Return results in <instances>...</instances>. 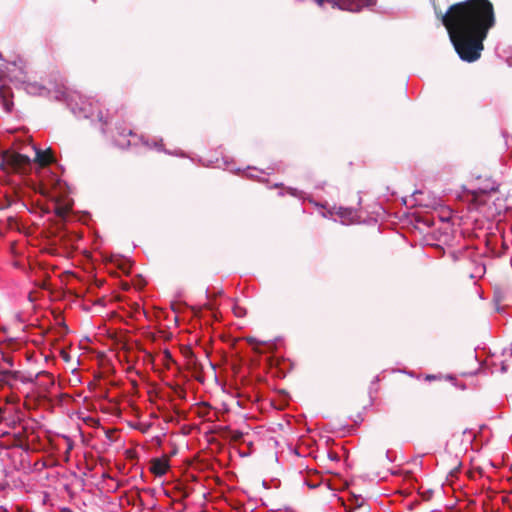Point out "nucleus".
I'll list each match as a JSON object with an SVG mask.
<instances>
[{
	"mask_svg": "<svg viewBox=\"0 0 512 512\" xmlns=\"http://www.w3.org/2000/svg\"><path fill=\"white\" fill-rule=\"evenodd\" d=\"M446 28L459 58L467 63L481 58L484 41L496 24L494 5L490 0H465L437 13Z\"/></svg>",
	"mask_w": 512,
	"mask_h": 512,
	"instance_id": "f257e3e1",
	"label": "nucleus"
},
{
	"mask_svg": "<svg viewBox=\"0 0 512 512\" xmlns=\"http://www.w3.org/2000/svg\"><path fill=\"white\" fill-rule=\"evenodd\" d=\"M31 159L20 153L5 150L1 153L0 168L15 173L25 174L30 170Z\"/></svg>",
	"mask_w": 512,
	"mask_h": 512,
	"instance_id": "f03ea898",
	"label": "nucleus"
},
{
	"mask_svg": "<svg viewBox=\"0 0 512 512\" xmlns=\"http://www.w3.org/2000/svg\"><path fill=\"white\" fill-rule=\"evenodd\" d=\"M320 6L324 4H331L333 7H338L342 10L351 12L359 11L363 7L373 5L375 0H314Z\"/></svg>",
	"mask_w": 512,
	"mask_h": 512,
	"instance_id": "7ed1b4c3",
	"label": "nucleus"
},
{
	"mask_svg": "<svg viewBox=\"0 0 512 512\" xmlns=\"http://www.w3.org/2000/svg\"><path fill=\"white\" fill-rule=\"evenodd\" d=\"M72 101L69 102L72 112L76 116H82L84 118H92L94 113L93 102L90 98H70Z\"/></svg>",
	"mask_w": 512,
	"mask_h": 512,
	"instance_id": "20e7f679",
	"label": "nucleus"
},
{
	"mask_svg": "<svg viewBox=\"0 0 512 512\" xmlns=\"http://www.w3.org/2000/svg\"><path fill=\"white\" fill-rule=\"evenodd\" d=\"M169 468L167 458H155L151 461L150 471L156 476H163Z\"/></svg>",
	"mask_w": 512,
	"mask_h": 512,
	"instance_id": "39448f33",
	"label": "nucleus"
},
{
	"mask_svg": "<svg viewBox=\"0 0 512 512\" xmlns=\"http://www.w3.org/2000/svg\"><path fill=\"white\" fill-rule=\"evenodd\" d=\"M34 161L39 164L40 167H45L54 161V157L51 149L41 150L36 149V157Z\"/></svg>",
	"mask_w": 512,
	"mask_h": 512,
	"instance_id": "423d86ee",
	"label": "nucleus"
},
{
	"mask_svg": "<svg viewBox=\"0 0 512 512\" xmlns=\"http://www.w3.org/2000/svg\"><path fill=\"white\" fill-rule=\"evenodd\" d=\"M187 368L191 370L194 374V377L198 381H202L199 374L202 371V365L198 362L195 356H191L186 363Z\"/></svg>",
	"mask_w": 512,
	"mask_h": 512,
	"instance_id": "0eeeda50",
	"label": "nucleus"
},
{
	"mask_svg": "<svg viewBox=\"0 0 512 512\" xmlns=\"http://www.w3.org/2000/svg\"><path fill=\"white\" fill-rule=\"evenodd\" d=\"M306 485L310 488V489H316V488H320V487H323L325 490H328L329 489V485L328 483L326 482H323L318 476H315V479L313 478H308L306 481H305Z\"/></svg>",
	"mask_w": 512,
	"mask_h": 512,
	"instance_id": "6e6552de",
	"label": "nucleus"
},
{
	"mask_svg": "<svg viewBox=\"0 0 512 512\" xmlns=\"http://www.w3.org/2000/svg\"><path fill=\"white\" fill-rule=\"evenodd\" d=\"M488 191L484 189H479L471 192V203L475 206H480L485 203L482 199V196L485 195Z\"/></svg>",
	"mask_w": 512,
	"mask_h": 512,
	"instance_id": "1a4fd4ad",
	"label": "nucleus"
},
{
	"mask_svg": "<svg viewBox=\"0 0 512 512\" xmlns=\"http://www.w3.org/2000/svg\"><path fill=\"white\" fill-rule=\"evenodd\" d=\"M13 98H0L1 111L5 114H9L13 111L14 103Z\"/></svg>",
	"mask_w": 512,
	"mask_h": 512,
	"instance_id": "9d476101",
	"label": "nucleus"
},
{
	"mask_svg": "<svg viewBox=\"0 0 512 512\" xmlns=\"http://www.w3.org/2000/svg\"><path fill=\"white\" fill-rule=\"evenodd\" d=\"M225 433H227V437L230 438L231 441L238 442L243 437V432L239 430H230L228 427L224 428Z\"/></svg>",
	"mask_w": 512,
	"mask_h": 512,
	"instance_id": "9b49d317",
	"label": "nucleus"
},
{
	"mask_svg": "<svg viewBox=\"0 0 512 512\" xmlns=\"http://www.w3.org/2000/svg\"><path fill=\"white\" fill-rule=\"evenodd\" d=\"M70 211V207L66 205H58L55 208V214L60 218H65Z\"/></svg>",
	"mask_w": 512,
	"mask_h": 512,
	"instance_id": "f8f14e48",
	"label": "nucleus"
},
{
	"mask_svg": "<svg viewBox=\"0 0 512 512\" xmlns=\"http://www.w3.org/2000/svg\"><path fill=\"white\" fill-rule=\"evenodd\" d=\"M2 360L10 367L14 365L13 358L9 355L2 353Z\"/></svg>",
	"mask_w": 512,
	"mask_h": 512,
	"instance_id": "ddd939ff",
	"label": "nucleus"
},
{
	"mask_svg": "<svg viewBox=\"0 0 512 512\" xmlns=\"http://www.w3.org/2000/svg\"><path fill=\"white\" fill-rule=\"evenodd\" d=\"M184 355L188 361L191 356H194V353L190 348H186L184 351Z\"/></svg>",
	"mask_w": 512,
	"mask_h": 512,
	"instance_id": "4468645a",
	"label": "nucleus"
},
{
	"mask_svg": "<svg viewBox=\"0 0 512 512\" xmlns=\"http://www.w3.org/2000/svg\"><path fill=\"white\" fill-rule=\"evenodd\" d=\"M165 358L169 361H173L171 353L169 351H165Z\"/></svg>",
	"mask_w": 512,
	"mask_h": 512,
	"instance_id": "2eb2a0df",
	"label": "nucleus"
},
{
	"mask_svg": "<svg viewBox=\"0 0 512 512\" xmlns=\"http://www.w3.org/2000/svg\"><path fill=\"white\" fill-rule=\"evenodd\" d=\"M135 456V451L133 450H127V457L128 458H133Z\"/></svg>",
	"mask_w": 512,
	"mask_h": 512,
	"instance_id": "dca6fc26",
	"label": "nucleus"
},
{
	"mask_svg": "<svg viewBox=\"0 0 512 512\" xmlns=\"http://www.w3.org/2000/svg\"><path fill=\"white\" fill-rule=\"evenodd\" d=\"M434 379H436L435 375H426L425 376V380H427V381H431V380H434Z\"/></svg>",
	"mask_w": 512,
	"mask_h": 512,
	"instance_id": "f3484780",
	"label": "nucleus"
},
{
	"mask_svg": "<svg viewBox=\"0 0 512 512\" xmlns=\"http://www.w3.org/2000/svg\"><path fill=\"white\" fill-rule=\"evenodd\" d=\"M121 134H123V135H126V134H127V135H132V130H130V129H129V130H125V129H124V130L121 132Z\"/></svg>",
	"mask_w": 512,
	"mask_h": 512,
	"instance_id": "a211bd4d",
	"label": "nucleus"
},
{
	"mask_svg": "<svg viewBox=\"0 0 512 512\" xmlns=\"http://www.w3.org/2000/svg\"><path fill=\"white\" fill-rule=\"evenodd\" d=\"M0 96H1V97L7 96V92L4 90V88H2V89L0 90Z\"/></svg>",
	"mask_w": 512,
	"mask_h": 512,
	"instance_id": "6ab92c4d",
	"label": "nucleus"
},
{
	"mask_svg": "<svg viewBox=\"0 0 512 512\" xmlns=\"http://www.w3.org/2000/svg\"><path fill=\"white\" fill-rule=\"evenodd\" d=\"M121 269H122L125 273H129V267H127L126 265L121 266Z\"/></svg>",
	"mask_w": 512,
	"mask_h": 512,
	"instance_id": "aec40b11",
	"label": "nucleus"
},
{
	"mask_svg": "<svg viewBox=\"0 0 512 512\" xmlns=\"http://www.w3.org/2000/svg\"><path fill=\"white\" fill-rule=\"evenodd\" d=\"M97 117H98L99 121H102L103 116H102L101 112H98V113H97Z\"/></svg>",
	"mask_w": 512,
	"mask_h": 512,
	"instance_id": "412c9836",
	"label": "nucleus"
},
{
	"mask_svg": "<svg viewBox=\"0 0 512 512\" xmlns=\"http://www.w3.org/2000/svg\"><path fill=\"white\" fill-rule=\"evenodd\" d=\"M59 93H61L62 96H64L66 94V91H59Z\"/></svg>",
	"mask_w": 512,
	"mask_h": 512,
	"instance_id": "4be33fe9",
	"label": "nucleus"
},
{
	"mask_svg": "<svg viewBox=\"0 0 512 512\" xmlns=\"http://www.w3.org/2000/svg\"><path fill=\"white\" fill-rule=\"evenodd\" d=\"M401 93L407 94V90L404 89Z\"/></svg>",
	"mask_w": 512,
	"mask_h": 512,
	"instance_id": "5701e85b",
	"label": "nucleus"
},
{
	"mask_svg": "<svg viewBox=\"0 0 512 512\" xmlns=\"http://www.w3.org/2000/svg\"><path fill=\"white\" fill-rule=\"evenodd\" d=\"M40 287H41V288H45L46 286H45V284L43 283V284H41V285H40Z\"/></svg>",
	"mask_w": 512,
	"mask_h": 512,
	"instance_id": "b1692460",
	"label": "nucleus"
}]
</instances>
